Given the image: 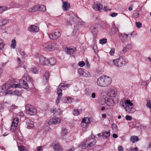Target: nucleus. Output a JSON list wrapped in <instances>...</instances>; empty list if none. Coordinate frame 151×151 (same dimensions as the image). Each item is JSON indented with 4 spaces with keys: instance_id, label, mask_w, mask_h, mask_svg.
<instances>
[{
    "instance_id": "obj_58",
    "label": "nucleus",
    "mask_w": 151,
    "mask_h": 151,
    "mask_svg": "<svg viewBox=\"0 0 151 151\" xmlns=\"http://www.w3.org/2000/svg\"><path fill=\"white\" fill-rule=\"evenodd\" d=\"M118 29L117 28H114L111 29V31L113 32L114 33H115L117 31Z\"/></svg>"
},
{
    "instance_id": "obj_29",
    "label": "nucleus",
    "mask_w": 151,
    "mask_h": 151,
    "mask_svg": "<svg viewBox=\"0 0 151 151\" xmlns=\"http://www.w3.org/2000/svg\"><path fill=\"white\" fill-rule=\"evenodd\" d=\"M27 125L28 128H32L34 126V123L31 121H28L27 122Z\"/></svg>"
},
{
    "instance_id": "obj_37",
    "label": "nucleus",
    "mask_w": 151,
    "mask_h": 151,
    "mask_svg": "<svg viewBox=\"0 0 151 151\" xmlns=\"http://www.w3.org/2000/svg\"><path fill=\"white\" fill-rule=\"evenodd\" d=\"M97 25H93L90 28V30L91 32H92L93 31H96L97 29Z\"/></svg>"
},
{
    "instance_id": "obj_43",
    "label": "nucleus",
    "mask_w": 151,
    "mask_h": 151,
    "mask_svg": "<svg viewBox=\"0 0 151 151\" xmlns=\"http://www.w3.org/2000/svg\"><path fill=\"white\" fill-rule=\"evenodd\" d=\"M73 114L75 116H78L79 114V111L77 109H75L73 111Z\"/></svg>"
},
{
    "instance_id": "obj_9",
    "label": "nucleus",
    "mask_w": 151,
    "mask_h": 151,
    "mask_svg": "<svg viewBox=\"0 0 151 151\" xmlns=\"http://www.w3.org/2000/svg\"><path fill=\"white\" fill-rule=\"evenodd\" d=\"M63 85L61 84L59 85L58 87V89L57 93L58 95V96H62V90H64L66 88H68V85H66L65 84H63Z\"/></svg>"
},
{
    "instance_id": "obj_41",
    "label": "nucleus",
    "mask_w": 151,
    "mask_h": 151,
    "mask_svg": "<svg viewBox=\"0 0 151 151\" xmlns=\"http://www.w3.org/2000/svg\"><path fill=\"white\" fill-rule=\"evenodd\" d=\"M82 121L84 122L87 125L90 122L89 119L87 117L83 119Z\"/></svg>"
},
{
    "instance_id": "obj_7",
    "label": "nucleus",
    "mask_w": 151,
    "mask_h": 151,
    "mask_svg": "<svg viewBox=\"0 0 151 151\" xmlns=\"http://www.w3.org/2000/svg\"><path fill=\"white\" fill-rule=\"evenodd\" d=\"M61 33L59 30H56L54 32L48 35L50 39L52 40H55L59 38L61 35Z\"/></svg>"
},
{
    "instance_id": "obj_30",
    "label": "nucleus",
    "mask_w": 151,
    "mask_h": 151,
    "mask_svg": "<svg viewBox=\"0 0 151 151\" xmlns=\"http://www.w3.org/2000/svg\"><path fill=\"white\" fill-rule=\"evenodd\" d=\"M50 73L48 70H47L46 71L44 76V79L45 78V79L46 81H48L49 77L50 76Z\"/></svg>"
},
{
    "instance_id": "obj_11",
    "label": "nucleus",
    "mask_w": 151,
    "mask_h": 151,
    "mask_svg": "<svg viewBox=\"0 0 151 151\" xmlns=\"http://www.w3.org/2000/svg\"><path fill=\"white\" fill-rule=\"evenodd\" d=\"M27 30L31 32H38L39 28L37 26L33 24L29 26L28 27Z\"/></svg>"
},
{
    "instance_id": "obj_53",
    "label": "nucleus",
    "mask_w": 151,
    "mask_h": 151,
    "mask_svg": "<svg viewBox=\"0 0 151 151\" xmlns=\"http://www.w3.org/2000/svg\"><path fill=\"white\" fill-rule=\"evenodd\" d=\"M87 125L84 122L82 121V122L81 124V126L82 127L84 128H85L87 126Z\"/></svg>"
},
{
    "instance_id": "obj_3",
    "label": "nucleus",
    "mask_w": 151,
    "mask_h": 151,
    "mask_svg": "<svg viewBox=\"0 0 151 151\" xmlns=\"http://www.w3.org/2000/svg\"><path fill=\"white\" fill-rule=\"evenodd\" d=\"M108 63L110 65H114L117 68L121 67L126 63L125 60L123 57L114 60H109L108 61Z\"/></svg>"
},
{
    "instance_id": "obj_12",
    "label": "nucleus",
    "mask_w": 151,
    "mask_h": 151,
    "mask_svg": "<svg viewBox=\"0 0 151 151\" xmlns=\"http://www.w3.org/2000/svg\"><path fill=\"white\" fill-rule=\"evenodd\" d=\"M19 119L17 118H14L13 121L12 122V124L11 125V129L13 131L15 130L17 127V124L19 122Z\"/></svg>"
},
{
    "instance_id": "obj_19",
    "label": "nucleus",
    "mask_w": 151,
    "mask_h": 151,
    "mask_svg": "<svg viewBox=\"0 0 151 151\" xmlns=\"http://www.w3.org/2000/svg\"><path fill=\"white\" fill-rule=\"evenodd\" d=\"M48 62V65H55L56 63V61L54 58H51L47 59Z\"/></svg>"
},
{
    "instance_id": "obj_25",
    "label": "nucleus",
    "mask_w": 151,
    "mask_h": 151,
    "mask_svg": "<svg viewBox=\"0 0 151 151\" xmlns=\"http://www.w3.org/2000/svg\"><path fill=\"white\" fill-rule=\"evenodd\" d=\"M108 95L111 97H115L116 96V94L114 89H111L109 91Z\"/></svg>"
},
{
    "instance_id": "obj_14",
    "label": "nucleus",
    "mask_w": 151,
    "mask_h": 151,
    "mask_svg": "<svg viewBox=\"0 0 151 151\" xmlns=\"http://www.w3.org/2000/svg\"><path fill=\"white\" fill-rule=\"evenodd\" d=\"M52 147L55 151H62L63 150L62 147L58 143L54 144Z\"/></svg>"
},
{
    "instance_id": "obj_13",
    "label": "nucleus",
    "mask_w": 151,
    "mask_h": 151,
    "mask_svg": "<svg viewBox=\"0 0 151 151\" xmlns=\"http://www.w3.org/2000/svg\"><path fill=\"white\" fill-rule=\"evenodd\" d=\"M129 35L122 33H120L119 35V39L123 42L126 41L127 39V37Z\"/></svg>"
},
{
    "instance_id": "obj_36",
    "label": "nucleus",
    "mask_w": 151,
    "mask_h": 151,
    "mask_svg": "<svg viewBox=\"0 0 151 151\" xmlns=\"http://www.w3.org/2000/svg\"><path fill=\"white\" fill-rule=\"evenodd\" d=\"M22 86L23 88L25 89H27L29 88V86L27 83L26 81L24 80L23 81V83Z\"/></svg>"
},
{
    "instance_id": "obj_56",
    "label": "nucleus",
    "mask_w": 151,
    "mask_h": 151,
    "mask_svg": "<svg viewBox=\"0 0 151 151\" xmlns=\"http://www.w3.org/2000/svg\"><path fill=\"white\" fill-rule=\"evenodd\" d=\"M133 16L136 18H137L139 17V14L137 12H136L133 14Z\"/></svg>"
},
{
    "instance_id": "obj_15",
    "label": "nucleus",
    "mask_w": 151,
    "mask_h": 151,
    "mask_svg": "<svg viewBox=\"0 0 151 151\" xmlns=\"http://www.w3.org/2000/svg\"><path fill=\"white\" fill-rule=\"evenodd\" d=\"M52 111L55 116L60 115L62 112L60 109L57 108H54L52 110Z\"/></svg>"
},
{
    "instance_id": "obj_34",
    "label": "nucleus",
    "mask_w": 151,
    "mask_h": 151,
    "mask_svg": "<svg viewBox=\"0 0 151 151\" xmlns=\"http://www.w3.org/2000/svg\"><path fill=\"white\" fill-rule=\"evenodd\" d=\"M18 148L20 151H28L26 147L22 145H18Z\"/></svg>"
},
{
    "instance_id": "obj_62",
    "label": "nucleus",
    "mask_w": 151,
    "mask_h": 151,
    "mask_svg": "<svg viewBox=\"0 0 151 151\" xmlns=\"http://www.w3.org/2000/svg\"><path fill=\"white\" fill-rule=\"evenodd\" d=\"M61 96H58L56 100V103L58 104L59 103L60 99L61 98Z\"/></svg>"
},
{
    "instance_id": "obj_61",
    "label": "nucleus",
    "mask_w": 151,
    "mask_h": 151,
    "mask_svg": "<svg viewBox=\"0 0 151 151\" xmlns=\"http://www.w3.org/2000/svg\"><path fill=\"white\" fill-rule=\"evenodd\" d=\"M117 13L115 12H113L111 14V16L112 17H114L117 16Z\"/></svg>"
},
{
    "instance_id": "obj_1",
    "label": "nucleus",
    "mask_w": 151,
    "mask_h": 151,
    "mask_svg": "<svg viewBox=\"0 0 151 151\" xmlns=\"http://www.w3.org/2000/svg\"><path fill=\"white\" fill-rule=\"evenodd\" d=\"M121 106L125 109V111L128 113H133L136 109L133 107V104L129 100H121L120 103Z\"/></svg>"
},
{
    "instance_id": "obj_2",
    "label": "nucleus",
    "mask_w": 151,
    "mask_h": 151,
    "mask_svg": "<svg viewBox=\"0 0 151 151\" xmlns=\"http://www.w3.org/2000/svg\"><path fill=\"white\" fill-rule=\"evenodd\" d=\"M111 78L104 76L98 78L96 84L97 86L101 87H106L109 86L111 84Z\"/></svg>"
},
{
    "instance_id": "obj_28",
    "label": "nucleus",
    "mask_w": 151,
    "mask_h": 151,
    "mask_svg": "<svg viewBox=\"0 0 151 151\" xmlns=\"http://www.w3.org/2000/svg\"><path fill=\"white\" fill-rule=\"evenodd\" d=\"M110 135V131H106L102 133V136L104 137V138H106L109 136Z\"/></svg>"
},
{
    "instance_id": "obj_52",
    "label": "nucleus",
    "mask_w": 151,
    "mask_h": 151,
    "mask_svg": "<svg viewBox=\"0 0 151 151\" xmlns=\"http://www.w3.org/2000/svg\"><path fill=\"white\" fill-rule=\"evenodd\" d=\"M136 26L138 28H140L142 26V24L141 23L139 22H136Z\"/></svg>"
},
{
    "instance_id": "obj_40",
    "label": "nucleus",
    "mask_w": 151,
    "mask_h": 151,
    "mask_svg": "<svg viewBox=\"0 0 151 151\" xmlns=\"http://www.w3.org/2000/svg\"><path fill=\"white\" fill-rule=\"evenodd\" d=\"M146 106L148 108L150 109V112L151 113V103L150 100H148L147 101Z\"/></svg>"
},
{
    "instance_id": "obj_63",
    "label": "nucleus",
    "mask_w": 151,
    "mask_h": 151,
    "mask_svg": "<svg viewBox=\"0 0 151 151\" xmlns=\"http://www.w3.org/2000/svg\"><path fill=\"white\" fill-rule=\"evenodd\" d=\"M118 149L119 151H123V149L122 146H119L118 147Z\"/></svg>"
},
{
    "instance_id": "obj_57",
    "label": "nucleus",
    "mask_w": 151,
    "mask_h": 151,
    "mask_svg": "<svg viewBox=\"0 0 151 151\" xmlns=\"http://www.w3.org/2000/svg\"><path fill=\"white\" fill-rule=\"evenodd\" d=\"M147 83V82L146 81L142 80L141 81V84L142 85L145 86Z\"/></svg>"
},
{
    "instance_id": "obj_38",
    "label": "nucleus",
    "mask_w": 151,
    "mask_h": 151,
    "mask_svg": "<svg viewBox=\"0 0 151 151\" xmlns=\"http://www.w3.org/2000/svg\"><path fill=\"white\" fill-rule=\"evenodd\" d=\"M5 46V44L3 42L2 39H0V49L2 50Z\"/></svg>"
},
{
    "instance_id": "obj_45",
    "label": "nucleus",
    "mask_w": 151,
    "mask_h": 151,
    "mask_svg": "<svg viewBox=\"0 0 151 151\" xmlns=\"http://www.w3.org/2000/svg\"><path fill=\"white\" fill-rule=\"evenodd\" d=\"M111 127L113 130L116 131L117 130V127L115 124H113L111 125Z\"/></svg>"
},
{
    "instance_id": "obj_33",
    "label": "nucleus",
    "mask_w": 151,
    "mask_h": 151,
    "mask_svg": "<svg viewBox=\"0 0 151 151\" xmlns=\"http://www.w3.org/2000/svg\"><path fill=\"white\" fill-rule=\"evenodd\" d=\"M24 78H25L26 80L28 81L32 82L33 81V80L29 76L26 74H24L23 76Z\"/></svg>"
},
{
    "instance_id": "obj_60",
    "label": "nucleus",
    "mask_w": 151,
    "mask_h": 151,
    "mask_svg": "<svg viewBox=\"0 0 151 151\" xmlns=\"http://www.w3.org/2000/svg\"><path fill=\"white\" fill-rule=\"evenodd\" d=\"M104 10L105 11H107L108 10H110L111 9H110L108 7L106 6H104V8H103Z\"/></svg>"
},
{
    "instance_id": "obj_48",
    "label": "nucleus",
    "mask_w": 151,
    "mask_h": 151,
    "mask_svg": "<svg viewBox=\"0 0 151 151\" xmlns=\"http://www.w3.org/2000/svg\"><path fill=\"white\" fill-rule=\"evenodd\" d=\"M78 65L81 67H83L85 65V63L84 61H82L78 63Z\"/></svg>"
},
{
    "instance_id": "obj_10",
    "label": "nucleus",
    "mask_w": 151,
    "mask_h": 151,
    "mask_svg": "<svg viewBox=\"0 0 151 151\" xmlns=\"http://www.w3.org/2000/svg\"><path fill=\"white\" fill-rule=\"evenodd\" d=\"M39 63L40 65H48V62L47 61V58L43 56H40L39 57Z\"/></svg>"
},
{
    "instance_id": "obj_31",
    "label": "nucleus",
    "mask_w": 151,
    "mask_h": 151,
    "mask_svg": "<svg viewBox=\"0 0 151 151\" xmlns=\"http://www.w3.org/2000/svg\"><path fill=\"white\" fill-rule=\"evenodd\" d=\"M17 45L16 41L15 39H13L12 40L11 47L13 49L15 48Z\"/></svg>"
},
{
    "instance_id": "obj_4",
    "label": "nucleus",
    "mask_w": 151,
    "mask_h": 151,
    "mask_svg": "<svg viewBox=\"0 0 151 151\" xmlns=\"http://www.w3.org/2000/svg\"><path fill=\"white\" fill-rule=\"evenodd\" d=\"M20 85L19 83L17 84H13L11 85L8 83H5L2 85L0 87V93H3L7 91L9 89L11 88H19L20 86Z\"/></svg>"
},
{
    "instance_id": "obj_26",
    "label": "nucleus",
    "mask_w": 151,
    "mask_h": 151,
    "mask_svg": "<svg viewBox=\"0 0 151 151\" xmlns=\"http://www.w3.org/2000/svg\"><path fill=\"white\" fill-rule=\"evenodd\" d=\"M37 11V5H34L28 9V12L29 13H34Z\"/></svg>"
},
{
    "instance_id": "obj_20",
    "label": "nucleus",
    "mask_w": 151,
    "mask_h": 151,
    "mask_svg": "<svg viewBox=\"0 0 151 151\" xmlns=\"http://www.w3.org/2000/svg\"><path fill=\"white\" fill-rule=\"evenodd\" d=\"M70 8V5L68 3L64 2L63 3V9L64 11H66L68 10Z\"/></svg>"
},
{
    "instance_id": "obj_5",
    "label": "nucleus",
    "mask_w": 151,
    "mask_h": 151,
    "mask_svg": "<svg viewBox=\"0 0 151 151\" xmlns=\"http://www.w3.org/2000/svg\"><path fill=\"white\" fill-rule=\"evenodd\" d=\"M26 109L27 113L30 115H34L37 113V111L35 107L29 104H27L26 106Z\"/></svg>"
},
{
    "instance_id": "obj_16",
    "label": "nucleus",
    "mask_w": 151,
    "mask_h": 151,
    "mask_svg": "<svg viewBox=\"0 0 151 151\" xmlns=\"http://www.w3.org/2000/svg\"><path fill=\"white\" fill-rule=\"evenodd\" d=\"M65 50L68 54L71 55L75 52L76 49L74 47H70L65 48Z\"/></svg>"
},
{
    "instance_id": "obj_17",
    "label": "nucleus",
    "mask_w": 151,
    "mask_h": 151,
    "mask_svg": "<svg viewBox=\"0 0 151 151\" xmlns=\"http://www.w3.org/2000/svg\"><path fill=\"white\" fill-rule=\"evenodd\" d=\"M37 11H41L42 12H45L46 10V6L43 4H39L37 5Z\"/></svg>"
},
{
    "instance_id": "obj_21",
    "label": "nucleus",
    "mask_w": 151,
    "mask_h": 151,
    "mask_svg": "<svg viewBox=\"0 0 151 151\" xmlns=\"http://www.w3.org/2000/svg\"><path fill=\"white\" fill-rule=\"evenodd\" d=\"M87 142L88 146L93 147L94 146L96 143V141L94 139H91L87 140Z\"/></svg>"
},
{
    "instance_id": "obj_44",
    "label": "nucleus",
    "mask_w": 151,
    "mask_h": 151,
    "mask_svg": "<svg viewBox=\"0 0 151 151\" xmlns=\"http://www.w3.org/2000/svg\"><path fill=\"white\" fill-rule=\"evenodd\" d=\"M30 71H32L33 73H36L38 71V70L36 67H34L31 68Z\"/></svg>"
},
{
    "instance_id": "obj_46",
    "label": "nucleus",
    "mask_w": 151,
    "mask_h": 151,
    "mask_svg": "<svg viewBox=\"0 0 151 151\" xmlns=\"http://www.w3.org/2000/svg\"><path fill=\"white\" fill-rule=\"evenodd\" d=\"M83 76L85 77H89L91 76V75L90 73L88 72H84Z\"/></svg>"
},
{
    "instance_id": "obj_18",
    "label": "nucleus",
    "mask_w": 151,
    "mask_h": 151,
    "mask_svg": "<svg viewBox=\"0 0 151 151\" xmlns=\"http://www.w3.org/2000/svg\"><path fill=\"white\" fill-rule=\"evenodd\" d=\"M93 8L96 11H100L103 9V6L100 4H95L93 5Z\"/></svg>"
},
{
    "instance_id": "obj_64",
    "label": "nucleus",
    "mask_w": 151,
    "mask_h": 151,
    "mask_svg": "<svg viewBox=\"0 0 151 151\" xmlns=\"http://www.w3.org/2000/svg\"><path fill=\"white\" fill-rule=\"evenodd\" d=\"M75 150V148L73 147H72L69 149L67 151H73Z\"/></svg>"
},
{
    "instance_id": "obj_39",
    "label": "nucleus",
    "mask_w": 151,
    "mask_h": 151,
    "mask_svg": "<svg viewBox=\"0 0 151 151\" xmlns=\"http://www.w3.org/2000/svg\"><path fill=\"white\" fill-rule=\"evenodd\" d=\"M13 91L8 90L7 91L3 93V95L5 96L7 94L13 95Z\"/></svg>"
},
{
    "instance_id": "obj_50",
    "label": "nucleus",
    "mask_w": 151,
    "mask_h": 151,
    "mask_svg": "<svg viewBox=\"0 0 151 151\" xmlns=\"http://www.w3.org/2000/svg\"><path fill=\"white\" fill-rule=\"evenodd\" d=\"M78 72L81 75L83 76L84 71L82 69H78Z\"/></svg>"
},
{
    "instance_id": "obj_27",
    "label": "nucleus",
    "mask_w": 151,
    "mask_h": 151,
    "mask_svg": "<svg viewBox=\"0 0 151 151\" xmlns=\"http://www.w3.org/2000/svg\"><path fill=\"white\" fill-rule=\"evenodd\" d=\"M130 139L133 143H134L135 142L138 141L139 139L137 136H132L130 137Z\"/></svg>"
},
{
    "instance_id": "obj_22",
    "label": "nucleus",
    "mask_w": 151,
    "mask_h": 151,
    "mask_svg": "<svg viewBox=\"0 0 151 151\" xmlns=\"http://www.w3.org/2000/svg\"><path fill=\"white\" fill-rule=\"evenodd\" d=\"M62 100L63 102L67 103H70L72 102V99L71 98L69 97H63L62 99Z\"/></svg>"
},
{
    "instance_id": "obj_49",
    "label": "nucleus",
    "mask_w": 151,
    "mask_h": 151,
    "mask_svg": "<svg viewBox=\"0 0 151 151\" xmlns=\"http://www.w3.org/2000/svg\"><path fill=\"white\" fill-rule=\"evenodd\" d=\"M127 47L125 46L123 48L121 51V52L122 53H125L127 52Z\"/></svg>"
},
{
    "instance_id": "obj_42",
    "label": "nucleus",
    "mask_w": 151,
    "mask_h": 151,
    "mask_svg": "<svg viewBox=\"0 0 151 151\" xmlns=\"http://www.w3.org/2000/svg\"><path fill=\"white\" fill-rule=\"evenodd\" d=\"M99 43L102 45L105 44L107 42V39L106 38H103L100 40Z\"/></svg>"
},
{
    "instance_id": "obj_47",
    "label": "nucleus",
    "mask_w": 151,
    "mask_h": 151,
    "mask_svg": "<svg viewBox=\"0 0 151 151\" xmlns=\"http://www.w3.org/2000/svg\"><path fill=\"white\" fill-rule=\"evenodd\" d=\"M115 49L114 48H112L109 52V54L111 56H113L114 55Z\"/></svg>"
},
{
    "instance_id": "obj_24",
    "label": "nucleus",
    "mask_w": 151,
    "mask_h": 151,
    "mask_svg": "<svg viewBox=\"0 0 151 151\" xmlns=\"http://www.w3.org/2000/svg\"><path fill=\"white\" fill-rule=\"evenodd\" d=\"M106 104L108 105L109 106H113L114 105V102L111 99L107 98L105 101Z\"/></svg>"
},
{
    "instance_id": "obj_51",
    "label": "nucleus",
    "mask_w": 151,
    "mask_h": 151,
    "mask_svg": "<svg viewBox=\"0 0 151 151\" xmlns=\"http://www.w3.org/2000/svg\"><path fill=\"white\" fill-rule=\"evenodd\" d=\"M20 93L18 91H13V95L19 96L20 95Z\"/></svg>"
},
{
    "instance_id": "obj_6",
    "label": "nucleus",
    "mask_w": 151,
    "mask_h": 151,
    "mask_svg": "<svg viewBox=\"0 0 151 151\" xmlns=\"http://www.w3.org/2000/svg\"><path fill=\"white\" fill-rule=\"evenodd\" d=\"M56 46V44L55 43H49L44 45L43 49L46 51H51L55 50Z\"/></svg>"
},
{
    "instance_id": "obj_55",
    "label": "nucleus",
    "mask_w": 151,
    "mask_h": 151,
    "mask_svg": "<svg viewBox=\"0 0 151 151\" xmlns=\"http://www.w3.org/2000/svg\"><path fill=\"white\" fill-rule=\"evenodd\" d=\"M125 118L126 120L128 121H131L132 119L131 116L128 115H127L125 117Z\"/></svg>"
},
{
    "instance_id": "obj_23",
    "label": "nucleus",
    "mask_w": 151,
    "mask_h": 151,
    "mask_svg": "<svg viewBox=\"0 0 151 151\" xmlns=\"http://www.w3.org/2000/svg\"><path fill=\"white\" fill-rule=\"evenodd\" d=\"M9 22V21L7 19H4L0 20V28L7 24Z\"/></svg>"
},
{
    "instance_id": "obj_35",
    "label": "nucleus",
    "mask_w": 151,
    "mask_h": 151,
    "mask_svg": "<svg viewBox=\"0 0 151 151\" xmlns=\"http://www.w3.org/2000/svg\"><path fill=\"white\" fill-rule=\"evenodd\" d=\"M68 133V130L67 129L63 128L62 129L61 134L63 136L66 135Z\"/></svg>"
},
{
    "instance_id": "obj_32",
    "label": "nucleus",
    "mask_w": 151,
    "mask_h": 151,
    "mask_svg": "<svg viewBox=\"0 0 151 151\" xmlns=\"http://www.w3.org/2000/svg\"><path fill=\"white\" fill-rule=\"evenodd\" d=\"M88 146L87 140L86 141H83L82 143L81 147L83 149H85Z\"/></svg>"
},
{
    "instance_id": "obj_8",
    "label": "nucleus",
    "mask_w": 151,
    "mask_h": 151,
    "mask_svg": "<svg viewBox=\"0 0 151 151\" xmlns=\"http://www.w3.org/2000/svg\"><path fill=\"white\" fill-rule=\"evenodd\" d=\"M61 121L60 119L55 117L49 120L47 122V123L49 124H56L60 123L61 122Z\"/></svg>"
},
{
    "instance_id": "obj_54",
    "label": "nucleus",
    "mask_w": 151,
    "mask_h": 151,
    "mask_svg": "<svg viewBox=\"0 0 151 151\" xmlns=\"http://www.w3.org/2000/svg\"><path fill=\"white\" fill-rule=\"evenodd\" d=\"M138 149L137 147L131 148L128 151H138Z\"/></svg>"
},
{
    "instance_id": "obj_59",
    "label": "nucleus",
    "mask_w": 151,
    "mask_h": 151,
    "mask_svg": "<svg viewBox=\"0 0 151 151\" xmlns=\"http://www.w3.org/2000/svg\"><path fill=\"white\" fill-rule=\"evenodd\" d=\"M126 47H127L128 50H131L132 47V45L131 44H128Z\"/></svg>"
}]
</instances>
